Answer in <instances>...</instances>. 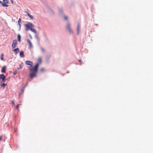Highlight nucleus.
<instances>
[{
    "label": "nucleus",
    "instance_id": "nucleus-1",
    "mask_svg": "<svg viewBox=\"0 0 153 153\" xmlns=\"http://www.w3.org/2000/svg\"><path fill=\"white\" fill-rule=\"evenodd\" d=\"M39 65V63H37L34 67H33L32 66H30L29 68V70L31 72L36 73L38 71Z\"/></svg>",
    "mask_w": 153,
    "mask_h": 153
},
{
    "label": "nucleus",
    "instance_id": "nucleus-2",
    "mask_svg": "<svg viewBox=\"0 0 153 153\" xmlns=\"http://www.w3.org/2000/svg\"><path fill=\"white\" fill-rule=\"evenodd\" d=\"M25 30L26 31L28 30L29 29H30V28H31V27H34L33 25L31 23H29L27 24H25Z\"/></svg>",
    "mask_w": 153,
    "mask_h": 153
},
{
    "label": "nucleus",
    "instance_id": "nucleus-3",
    "mask_svg": "<svg viewBox=\"0 0 153 153\" xmlns=\"http://www.w3.org/2000/svg\"><path fill=\"white\" fill-rule=\"evenodd\" d=\"M5 76L3 74L0 75V80L1 83L4 82L5 80Z\"/></svg>",
    "mask_w": 153,
    "mask_h": 153
},
{
    "label": "nucleus",
    "instance_id": "nucleus-4",
    "mask_svg": "<svg viewBox=\"0 0 153 153\" xmlns=\"http://www.w3.org/2000/svg\"><path fill=\"white\" fill-rule=\"evenodd\" d=\"M17 44V40L16 39L13 40L12 44V47L13 48H15L16 47Z\"/></svg>",
    "mask_w": 153,
    "mask_h": 153
},
{
    "label": "nucleus",
    "instance_id": "nucleus-5",
    "mask_svg": "<svg viewBox=\"0 0 153 153\" xmlns=\"http://www.w3.org/2000/svg\"><path fill=\"white\" fill-rule=\"evenodd\" d=\"M67 28L68 30H69V32L71 33L72 32V31L71 30L70 25L69 23H68L67 26Z\"/></svg>",
    "mask_w": 153,
    "mask_h": 153
},
{
    "label": "nucleus",
    "instance_id": "nucleus-6",
    "mask_svg": "<svg viewBox=\"0 0 153 153\" xmlns=\"http://www.w3.org/2000/svg\"><path fill=\"white\" fill-rule=\"evenodd\" d=\"M25 64L27 65L30 66H32L33 65V62L29 61H26L25 62Z\"/></svg>",
    "mask_w": 153,
    "mask_h": 153
},
{
    "label": "nucleus",
    "instance_id": "nucleus-7",
    "mask_svg": "<svg viewBox=\"0 0 153 153\" xmlns=\"http://www.w3.org/2000/svg\"><path fill=\"white\" fill-rule=\"evenodd\" d=\"M80 30V25L79 23H78L77 29V34L78 35L79 34V31Z\"/></svg>",
    "mask_w": 153,
    "mask_h": 153
},
{
    "label": "nucleus",
    "instance_id": "nucleus-8",
    "mask_svg": "<svg viewBox=\"0 0 153 153\" xmlns=\"http://www.w3.org/2000/svg\"><path fill=\"white\" fill-rule=\"evenodd\" d=\"M27 41L29 44V48H31L32 47V45L30 40L29 39H27Z\"/></svg>",
    "mask_w": 153,
    "mask_h": 153
},
{
    "label": "nucleus",
    "instance_id": "nucleus-9",
    "mask_svg": "<svg viewBox=\"0 0 153 153\" xmlns=\"http://www.w3.org/2000/svg\"><path fill=\"white\" fill-rule=\"evenodd\" d=\"M36 72H33L31 73H30V76L31 78H32L33 77H34L36 76Z\"/></svg>",
    "mask_w": 153,
    "mask_h": 153
},
{
    "label": "nucleus",
    "instance_id": "nucleus-10",
    "mask_svg": "<svg viewBox=\"0 0 153 153\" xmlns=\"http://www.w3.org/2000/svg\"><path fill=\"white\" fill-rule=\"evenodd\" d=\"M25 12L27 13V15L31 19H33V16L31 15L28 12L25 11Z\"/></svg>",
    "mask_w": 153,
    "mask_h": 153
},
{
    "label": "nucleus",
    "instance_id": "nucleus-11",
    "mask_svg": "<svg viewBox=\"0 0 153 153\" xmlns=\"http://www.w3.org/2000/svg\"><path fill=\"white\" fill-rule=\"evenodd\" d=\"M6 66H4L2 68L1 71L3 73H5L6 72Z\"/></svg>",
    "mask_w": 153,
    "mask_h": 153
},
{
    "label": "nucleus",
    "instance_id": "nucleus-12",
    "mask_svg": "<svg viewBox=\"0 0 153 153\" xmlns=\"http://www.w3.org/2000/svg\"><path fill=\"white\" fill-rule=\"evenodd\" d=\"M13 51L15 52L16 54H17L19 51V49L18 48H17L15 49Z\"/></svg>",
    "mask_w": 153,
    "mask_h": 153
},
{
    "label": "nucleus",
    "instance_id": "nucleus-13",
    "mask_svg": "<svg viewBox=\"0 0 153 153\" xmlns=\"http://www.w3.org/2000/svg\"><path fill=\"white\" fill-rule=\"evenodd\" d=\"M33 27H31L30 28V30L33 32L34 33H36V30L34 28H33Z\"/></svg>",
    "mask_w": 153,
    "mask_h": 153
},
{
    "label": "nucleus",
    "instance_id": "nucleus-14",
    "mask_svg": "<svg viewBox=\"0 0 153 153\" xmlns=\"http://www.w3.org/2000/svg\"><path fill=\"white\" fill-rule=\"evenodd\" d=\"M24 53L23 51H22L20 52V56L21 57H24Z\"/></svg>",
    "mask_w": 153,
    "mask_h": 153
},
{
    "label": "nucleus",
    "instance_id": "nucleus-15",
    "mask_svg": "<svg viewBox=\"0 0 153 153\" xmlns=\"http://www.w3.org/2000/svg\"><path fill=\"white\" fill-rule=\"evenodd\" d=\"M17 39L18 41L20 42L21 40V36L20 35L18 34V35Z\"/></svg>",
    "mask_w": 153,
    "mask_h": 153
},
{
    "label": "nucleus",
    "instance_id": "nucleus-16",
    "mask_svg": "<svg viewBox=\"0 0 153 153\" xmlns=\"http://www.w3.org/2000/svg\"><path fill=\"white\" fill-rule=\"evenodd\" d=\"M38 61L39 62V63H39V65L41 62V58H38Z\"/></svg>",
    "mask_w": 153,
    "mask_h": 153
},
{
    "label": "nucleus",
    "instance_id": "nucleus-17",
    "mask_svg": "<svg viewBox=\"0 0 153 153\" xmlns=\"http://www.w3.org/2000/svg\"><path fill=\"white\" fill-rule=\"evenodd\" d=\"M2 5L3 7H7L8 6V5L6 4L5 3H3V4H2Z\"/></svg>",
    "mask_w": 153,
    "mask_h": 153
},
{
    "label": "nucleus",
    "instance_id": "nucleus-18",
    "mask_svg": "<svg viewBox=\"0 0 153 153\" xmlns=\"http://www.w3.org/2000/svg\"><path fill=\"white\" fill-rule=\"evenodd\" d=\"M3 1L5 4H8L9 2L8 0H3Z\"/></svg>",
    "mask_w": 153,
    "mask_h": 153
},
{
    "label": "nucleus",
    "instance_id": "nucleus-19",
    "mask_svg": "<svg viewBox=\"0 0 153 153\" xmlns=\"http://www.w3.org/2000/svg\"><path fill=\"white\" fill-rule=\"evenodd\" d=\"M6 85V84L4 83H2V84L1 85V86L3 87L4 88Z\"/></svg>",
    "mask_w": 153,
    "mask_h": 153
},
{
    "label": "nucleus",
    "instance_id": "nucleus-20",
    "mask_svg": "<svg viewBox=\"0 0 153 153\" xmlns=\"http://www.w3.org/2000/svg\"><path fill=\"white\" fill-rule=\"evenodd\" d=\"M4 56V55H3V54H2L1 55V60H3L4 59V58H3V56Z\"/></svg>",
    "mask_w": 153,
    "mask_h": 153
},
{
    "label": "nucleus",
    "instance_id": "nucleus-21",
    "mask_svg": "<svg viewBox=\"0 0 153 153\" xmlns=\"http://www.w3.org/2000/svg\"><path fill=\"white\" fill-rule=\"evenodd\" d=\"M18 23H19V25L20 26V25L19 24V23H21V19H19V20H18Z\"/></svg>",
    "mask_w": 153,
    "mask_h": 153
},
{
    "label": "nucleus",
    "instance_id": "nucleus-22",
    "mask_svg": "<svg viewBox=\"0 0 153 153\" xmlns=\"http://www.w3.org/2000/svg\"><path fill=\"white\" fill-rule=\"evenodd\" d=\"M11 103H12V104L13 105H14V106L15 105V103H14V102L13 101H12L11 102Z\"/></svg>",
    "mask_w": 153,
    "mask_h": 153
},
{
    "label": "nucleus",
    "instance_id": "nucleus-23",
    "mask_svg": "<svg viewBox=\"0 0 153 153\" xmlns=\"http://www.w3.org/2000/svg\"><path fill=\"white\" fill-rule=\"evenodd\" d=\"M19 105H16V109H19Z\"/></svg>",
    "mask_w": 153,
    "mask_h": 153
},
{
    "label": "nucleus",
    "instance_id": "nucleus-24",
    "mask_svg": "<svg viewBox=\"0 0 153 153\" xmlns=\"http://www.w3.org/2000/svg\"><path fill=\"white\" fill-rule=\"evenodd\" d=\"M64 19H65V20H66L67 19H68V17H67V16H65L64 17Z\"/></svg>",
    "mask_w": 153,
    "mask_h": 153
},
{
    "label": "nucleus",
    "instance_id": "nucleus-25",
    "mask_svg": "<svg viewBox=\"0 0 153 153\" xmlns=\"http://www.w3.org/2000/svg\"><path fill=\"white\" fill-rule=\"evenodd\" d=\"M44 70V68H42L41 69L40 71H43Z\"/></svg>",
    "mask_w": 153,
    "mask_h": 153
},
{
    "label": "nucleus",
    "instance_id": "nucleus-26",
    "mask_svg": "<svg viewBox=\"0 0 153 153\" xmlns=\"http://www.w3.org/2000/svg\"><path fill=\"white\" fill-rule=\"evenodd\" d=\"M2 136H0V141H1L2 139Z\"/></svg>",
    "mask_w": 153,
    "mask_h": 153
},
{
    "label": "nucleus",
    "instance_id": "nucleus-27",
    "mask_svg": "<svg viewBox=\"0 0 153 153\" xmlns=\"http://www.w3.org/2000/svg\"><path fill=\"white\" fill-rule=\"evenodd\" d=\"M22 68V66L20 65V67L19 68H18V69H21V68Z\"/></svg>",
    "mask_w": 153,
    "mask_h": 153
},
{
    "label": "nucleus",
    "instance_id": "nucleus-28",
    "mask_svg": "<svg viewBox=\"0 0 153 153\" xmlns=\"http://www.w3.org/2000/svg\"><path fill=\"white\" fill-rule=\"evenodd\" d=\"M79 62H81V60L79 59Z\"/></svg>",
    "mask_w": 153,
    "mask_h": 153
},
{
    "label": "nucleus",
    "instance_id": "nucleus-29",
    "mask_svg": "<svg viewBox=\"0 0 153 153\" xmlns=\"http://www.w3.org/2000/svg\"><path fill=\"white\" fill-rule=\"evenodd\" d=\"M16 73L15 72L14 73V74L15 75L16 74Z\"/></svg>",
    "mask_w": 153,
    "mask_h": 153
},
{
    "label": "nucleus",
    "instance_id": "nucleus-30",
    "mask_svg": "<svg viewBox=\"0 0 153 153\" xmlns=\"http://www.w3.org/2000/svg\"><path fill=\"white\" fill-rule=\"evenodd\" d=\"M2 3V2L1 1H0V3Z\"/></svg>",
    "mask_w": 153,
    "mask_h": 153
},
{
    "label": "nucleus",
    "instance_id": "nucleus-31",
    "mask_svg": "<svg viewBox=\"0 0 153 153\" xmlns=\"http://www.w3.org/2000/svg\"><path fill=\"white\" fill-rule=\"evenodd\" d=\"M11 2L12 3H13V2L12 0H11Z\"/></svg>",
    "mask_w": 153,
    "mask_h": 153
},
{
    "label": "nucleus",
    "instance_id": "nucleus-32",
    "mask_svg": "<svg viewBox=\"0 0 153 153\" xmlns=\"http://www.w3.org/2000/svg\"><path fill=\"white\" fill-rule=\"evenodd\" d=\"M10 1H11V0H10Z\"/></svg>",
    "mask_w": 153,
    "mask_h": 153
}]
</instances>
